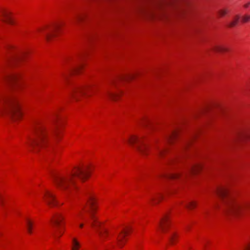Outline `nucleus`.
<instances>
[{"mask_svg": "<svg viewBox=\"0 0 250 250\" xmlns=\"http://www.w3.org/2000/svg\"><path fill=\"white\" fill-rule=\"evenodd\" d=\"M31 146L33 147V148L35 147H39L41 146V144L39 143V142H32V143L30 145Z\"/></svg>", "mask_w": 250, "mask_h": 250, "instance_id": "31", "label": "nucleus"}, {"mask_svg": "<svg viewBox=\"0 0 250 250\" xmlns=\"http://www.w3.org/2000/svg\"><path fill=\"white\" fill-rule=\"evenodd\" d=\"M24 55V54L23 53H20L19 54H16L13 57V59L14 60H20L23 57Z\"/></svg>", "mask_w": 250, "mask_h": 250, "instance_id": "28", "label": "nucleus"}, {"mask_svg": "<svg viewBox=\"0 0 250 250\" xmlns=\"http://www.w3.org/2000/svg\"><path fill=\"white\" fill-rule=\"evenodd\" d=\"M250 4V2H248V3H247L245 4L244 5V7H245V8H247V7L249 6V5Z\"/></svg>", "mask_w": 250, "mask_h": 250, "instance_id": "36", "label": "nucleus"}, {"mask_svg": "<svg viewBox=\"0 0 250 250\" xmlns=\"http://www.w3.org/2000/svg\"><path fill=\"white\" fill-rule=\"evenodd\" d=\"M177 239V235L175 233H173L169 237V241L171 244H174V242Z\"/></svg>", "mask_w": 250, "mask_h": 250, "instance_id": "29", "label": "nucleus"}, {"mask_svg": "<svg viewBox=\"0 0 250 250\" xmlns=\"http://www.w3.org/2000/svg\"><path fill=\"white\" fill-rule=\"evenodd\" d=\"M202 168V166L200 164H196L192 166L189 170L190 173H196Z\"/></svg>", "mask_w": 250, "mask_h": 250, "instance_id": "17", "label": "nucleus"}, {"mask_svg": "<svg viewBox=\"0 0 250 250\" xmlns=\"http://www.w3.org/2000/svg\"><path fill=\"white\" fill-rule=\"evenodd\" d=\"M244 250H250V243L247 244L243 248Z\"/></svg>", "mask_w": 250, "mask_h": 250, "instance_id": "35", "label": "nucleus"}, {"mask_svg": "<svg viewBox=\"0 0 250 250\" xmlns=\"http://www.w3.org/2000/svg\"><path fill=\"white\" fill-rule=\"evenodd\" d=\"M83 65L82 64H79L77 67L72 69L73 72H78L82 68Z\"/></svg>", "mask_w": 250, "mask_h": 250, "instance_id": "32", "label": "nucleus"}, {"mask_svg": "<svg viewBox=\"0 0 250 250\" xmlns=\"http://www.w3.org/2000/svg\"><path fill=\"white\" fill-rule=\"evenodd\" d=\"M61 131L60 127L57 125L53 132L49 133L45 125L39 121L36 122L33 126V133L41 139H62Z\"/></svg>", "mask_w": 250, "mask_h": 250, "instance_id": "3", "label": "nucleus"}, {"mask_svg": "<svg viewBox=\"0 0 250 250\" xmlns=\"http://www.w3.org/2000/svg\"><path fill=\"white\" fill-rule=\"evenodd\" d=\"M72 250H78L80 247V244L75 238L72 240Z\"/></svg>", "mask_w": 250, "mask_h": 250, "instance_id": "22", "label": "nucleus"}, {"mask_svg": "<svg viewBox=\"0 0 250 250\" xmlns=\"http://www.w3.org/2000/svg\"><path fill=\"white\" fill-rule=\"evenodd\" d=\"M7 47V48H8V49H11V48H12L13 47H12V46H11V45H9V46H8Z\"/></svg>", "mask_w": 250, "mask_h": 250, "instance_id": "38", "label": "nucleus"}, {"mask_svg": "<svg viewBox=\"0 0 250 250\" xmlns=\"http://www.w3.org/2000/svg\"><path fill=\"white\" fill-rule=\"evenodd\" d=\"M236 135L242 139H250V128L249 127H241L236 131Z\"/></svg>", "mask_w": 250, "mask_h": 250, "instance_id": "9", "label": "nucleus"}, {"mask_svg": "<svg viewBox=\"0 0 250 250\" xmlns=\"http://www.w3.org/2000/svg\"><path fill=\"white\" fill-rule=\"evenodd\" d=\"M43 198L46 203L50 207H53L58 205L55 195L50 191H47L45 193Z\"/></svg>", "mask_w": 250, "mask_h": 250, "instance_id": "8", "label": "nucleus"}, {"mask_svg": "<svg viewBox=\"0 0 250 250\" xmlns=\"http://www.w3.org/2000/svg\"><path fill=\"white\" fill-rule=\"evenodd\" d=\"M180 128L179 126L176 125H174L170 127L168 130L167 131V136H168L169 137H175L177 136L179 132Z\"/></svg>", "mask_w": 250, "mask_h": 250, "instance_id": "14", "label": "nucleus"}, {"mask_svg": "<svg viewBox=\"0 0 250 250\" xmlns=\"http://www.w3.org/2000/svg\"><path fill=\"white\" fill-rule=\"evenodd\" d=\"M249 86L250 87V85Z\"/></svg>", "mask_w": 250, "mask_h": 250, "instance_id": "40", "label": "nucleus"}, {"mask_svg": "<svg viewBox=\"0 0 250 250\" xmlns=\"http://www.w3.org/2000/svg\"><path fill=\"white\" fill-rule=\"evenodd\" d=\"M33 227V224L29 220H26V228L27 231L29 233L31 234L32 233V229Z\"/></svg>", "mask_w": 250, "mask_h": 250, "instance_id": "21", "label": "nucleus"}, {"mask_svg": "<svg viewBox=\"0 0 250 250\" xmlns=\"http://www.w3.org/2000/svg\"><path fill=\"white\" fill-rule=\"evenodd\" d=\"M227 9H221L218 11V13L220 16H223L227 13Z\"/></svg>", "mask_w": 250, "mask_h": 250, "instance_id": "33", "label": "nucleus"}, {"mask_svg": "<svg viewBox=\"0 0 250 250\" xmlns=\"http://www.w3.org/2000/svg\"><path fill=\"white\" fill-rule=\"evenodd\" d=\"M0 102L4 106L6 111L11 115L19 117L21 115L19 102L15 96L0 97Z\"/></svg>", "mask_w": 250, "mask_h": 250, "instance_id": "4", "label": "nucleus"}, {"mask_svg": "<svg viewBox=\"0 0 250 250\" xmlns=\"http://www.w3.org/2000/svg\"><path fill=\"white\" fill-rule=\"evenodd\" d=\"M127 234V230H123L119 235L117 241L119 246H121L124 244L123 239Z\"/></svg>", "mask_w": 250, "mask_h": 250, "instance_id": "16", "label": "nucleus"}, {"mask_svg": "<svg viewBox=\"0 0 250 250\" xmlns=\"http://www.w3.org/2000/svg\"><path fill=\"white\" fill-rule=\"evenodd\" d=\"M106 94L108 96L112 99L113 100H116L117 97L119 96V94L113 93L110 91L109 90H106Z\"/></svg>", "mask_w": 250, "mask_h": 250, "instance_id": "19", "label": "nucleus"}, {"mask_svg": "<svg viewBox=\"0 0 250 250\" xmlns=\"http://www.w3.org/2000/svg\"><path fill=\"white\" fill-rule=\"evenodd\" d=\"M89 176L88 167H76L71 174L67 175L53 176L54 181L59 188L71 191L76 188L75 178L84 181Z\"/></svg>", "mask_w": 250, "mask_h": 250, "instance_id": "2", "label": "nucleus"}, {"mask_svg": "<svg viewBox=\"0 0 250 250\" xmlns=\"http://www.w3.org/2000/svg\"><path fill=\"white\" fill-rule=\"evenodd\" d=\"M63 24V23H55L54 24L52 29L49 33H48L45 35V38L47 40L49 41L52 37L54 36V32L60 28V27Z\"/></svg>", "mask_w": 250, "mask_h": 250, "instance_id": "13", "label": "nucleus"}, {"mask_svg": "<svg viewBox=\"0 0 250 250\" xmlns=\"http://www.w3.org/2000/svg\"><path fill=\"white\" fill-rule=\"evenodd\" d=\"M84 18V16L80 14H77L75 16L74 18V22H77L82 21Z\"/></svg>", "mask_w": 250, "mask_h": 250, "instance_id": "23", "label": "nucleus"}, {"mask_svg": "<svg viewBox=\"0 0 250 250\" xmlns=\"http://www.w3.org/2000/svg\"><path fill=\"white\" fill-rule=\"evenodd\" d=\"M63 218L61 214L57 213L53 216L51 220L52 223L56 227V234H55V237H60L63 234V232L59 229V227Z\"/></svg>", "mask_w": 250, "mask_h": 250, "instance_id": "7", "label": "nucleus"}, {"mask_svg": "<svg viewBox=\"0 0 250 250\" xmlns=\"http://www.w3.org/2000/svg\"><path fill=\"white\" fill-rule=\"evenodd\" d=\"M92 85L91 84L76 86L73 89L70 94V97L76 101H79L80 97L82 96H90L88 92L92 91Z\"/></svg>", "mask_w": 250, "mask_h": 250, "instance_id": "6", "label": "nucleus"}, {"mask_svg": "<svg viewBox=\"0 0 250 250\" xmlns=\"http://www.w3.org/2000/svg\"><path fill=\"white\" fill-rule=\"evenodd\" d=\"M165 177L170 179H177L179 177V174H168L164 176Z\"/></svg>", "mask_w": 250, "mask_h": 250, "instance_id": "24", "label": "nucleus"}, {"mask_svg": "<svg viewBox=\"0 0 250 250\" xmlns=\"http://www.w3.org/2000/svg\"><path fill=\"white\" fill-rule=\"evenodd\" d=\"M83 224H81L80 225V228H83Z\"/></svg>", "mask_w": 250, "mask_h": 250, "instance_id": "39", "label": "nucleus"}, {"mask_svg": "<svg viewBox=\"0 0 250 250\" xmlns=\"http://www.w3.org/2000/svg\"><path fill=\"white\" fill-rule=\"evenodd\" d=\"M20 78V75L18 73H15L5 76V79L6 81L11 83H16Z\"/></svg>", "mask_w": 250, "mask_h": 250, "instance_id": "15", "label": "nucleus"}, {"mask_svg": "<svg viewBox=\"0 0 250 250\" xmlns=\"http://www.w3.org/2000/svg\"><path fill=\"white\" fill-rule=\"evenodd\" d=\"M0 203L2 204V199L1 195H0Z\"/></svg>", "mask_w": 250, "mask_h": 250, "instance_id": "37", "label": "nucleus"}, {"mask_svg": "<svg viewBox=\"0 0 250 250\" xmlns=\"http://www.w3.org/2000/svg\"><path fill=\"white\" fill-rule=\"evenodd\" d=\"M169 224L168 217L167 215H165L161 220L159 223V229L160 230L165 233L167 231V227Z\"/></svg>", "mask_w": 250, "mask_h": 250, "instance_id": "11", "label": "nucleus"}, {"mask_svg": "<svg viewBox=\"0 0 250 250\" xmlns=\"http://www.w3.org/2000/svg\"><path fill=\"white\" fill-rule=\"evenodd\" d=\"M196 206V203L194 202H190L185 205L186 207L189 209H192L194 208Z\"/></svg>", "mask_w": 250, "mask_h": 250, "instance_id": "26", "label": "nucleus"}, {"mask_svg": "<svg viewBox=\"0 0 250 250\" xmlns=\"http://www.w3.org/2000/svg\"><path fill=\"white\" fill-rule=\"evenodd\" d=\"M216 194L222 200L224 211L229 215H238L250 209V202L236 200L229 194L228 189L226 188H218Z\"/></svg>", "mask_w": 250, "mask_h": 250, "instance_id": "1", "label": "nucleus"}, {"mask_svg": "<svg viewBox=\"0 0 250 250\" xmlns=\"http://www.w3.org/2000/svg\"><path fill=\"white\" fill-rule=\"evenodd\" d=\"M134 77V75L133 74H127L124 76H123L120 78L121 80H129L133 79Z\"/></svg>", "mask_w": 250, "mask_h": 250, "instance_id": "25", "label": "nucleus"}, {"mask_svg": "<svg viewBox=\"0 0 250 250\" xmlns=\"http://www.w3.org/2000/svg\"><path fill=\"white\" fill-rule=\"evenodd\" d=\"M132 143L130 144L133 147L137 149L140 153L145 154L146 151L147 150V146L145 144L141 143V142H131Z\"/></svg>", "mask_w": 250, "mask_h": 250, "instance_id": "10", "label": "nucleus"}, {"mask_svg": "<svg viewBox=\"0 0 250 250\" xmlns=\"http://www.w3.org/2000/svg\"><path fill=\"white\" fill-rule=\"evenodd\" d=\"M213 50L217 52H223L226 51L227 48L223 46L216 45L213 47Z\"/></svg>", "mask_w": 250, "mask_h": 250, "instance_id": "20", "label": "nucleus"}, {"mask_svg": "<svg viewBox=\"0 0 250 250\" xmlns=\"http://www.w3.org/2000/svg\"><path fill=\"white\" fill-rule=\"evenodd\" d=\"M162 198V196L161 195H159L157 197H152L151 198V201L152 202H154V203H156L160 201Z\"/></svg>", "mask_w": 250, "mask_h": 250, "instance_id": "30", "label": "nucleus"}, {"mask_svg": "<svg viewBox=\"0 0 250 250\" xmlns=\"http://www.w3.org/2000/svg\"><path fill=\"white\" fill-rule=\"evenodd\" d=\"M240 19V16L239 15L235 16L232 20L228 23V25L229 27H233L236 25L238 23Z\"/></svg>", "mask_w": 250, "mask_h": 250, "instance_id": "18", "label": "nucleus"}, {"mask_svg": "<svg viewBox=\"0 0 250 250\" xmlns=\"http://www.w3.org/2000/svg\"><path fill=\"white\" fill-rule=\"evenodd\" d=\"M250 19V16H245L242 18V21L243 22H247Z\"/></svg>", "mask_w": 250, "mask_h": 250, "instance_id": "34", "label": "nucleus"}, {"mask_svg": "<svg viewBox=\"0 0 250 250\" xmlns=\"http://www.w3.org/2000/svg\"><path fill=\"white\" fill-rule=\"evenodd\" d=\"M144 125H150V127L152 129L154 128V125L148 119H145L142 123Z\"/></svg>", "mask_w": 250, "mask_h": 250, "instance_id": "27", "label": "nucleus"}, {"mask_svg": "<svg viewBox=\"0 0 250 250\" xmlns=\"http://www.w3.org/2000/svg\"><path fill=\"white\" fill-rule=\"evenodd\" d=\"M88 202V205L89 206V209L86 210V211L89 214L90 218L92 221L91 223V225L96 229L99 235L101 238L103 239L106 234L107 231L106 230L104 229H100L101 223L97 221L96 218L94 215V213L96 209V208L95 205V202L93 198L91 196H89Z\"/></svg>", "mask_w": 250, "mask_h": 250, "instance_id": "5", "label": "nucleus"}, {"mask_svg": "<svg viewBox=\"0 0 250 250\" xmlns=\"http://www.w3.org/2000/svg\"><path fill=\"white\" fill-rule=\"evenodd\" d=\"M10 13L8 11L2 10L0 13V17L3 18L1 19L2 21L10 24H13L14 22L10 18Z\"/></svg>", "mask_w": 250, "mask_h": 250, "instance_id": "12", "label": "nucleus"}]
</instances>
